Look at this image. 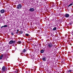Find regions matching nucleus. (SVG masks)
I'll list each match as a JSON object with an SVG mask.
<instances>
[{
  "mask_svg": "<svg viewBox=\"0 0 73 73\" xmlns=\"http://www.w3.org/2000/svg\"><path fill=\"white\" fill-rule=\"evenodd\" d=\"M2 70L3 72H5L6 70V67L4 66H3L2 68Z\"/></svg>",
  "mask_w": 73,
  "mask_h": 73,
  "instance_id": "f03ea898",
  "label": "nucleus"
},
{
  "mask_svg": "<svg viewBox=\"0 0 73 73\" xmlns=\"http://www.w3.org/2000/svg\"><path fill=\"white\" fill-rule=\"evenodd\" d=\"M44 50H40V53H44Z\"/></svg>",
  "mask_w": 73,
  "mask_h": 73,
  "instance_id": "9b49d317",
  "label": "nucleus"
},
{
  "mask_svg": "<svg viewBox=\"0 0 73 73\" xmlns=\"http://www.w3.org/2000/svg\"><path fill=\"white\" fill-rule=\"evenodd\" d=\"M3 57V54H2L0 56V60H1L2 59Z\"/></svg>",
  "mask_w": 73,
  "mask_h": 73,
  "instance_id": "9d476101",
  "label": "nucleus"
},
{
  "mask_svg": "<svg viewBox=\"0 0 73 73\" xmlns=\"http://www.w3.org/2000/svg\"><path fill=\"white\" fill-rule=\"evenodd\" d=\"M57 29V28L56 27H54L53 29L52 30L53 31H56Z\"/></svg>",
  "mask_w": 73,
  "mask_h": 73,
  "instance_id": "f8f14e48",
  "label": "nucleus"
},
{
  "mask_svg": "<svg viewBox=\"0 0 73 73\" xmlns=\"http://www.w3.org/2000/svg\"><path fill=\"white\" fill-rule=\"evenodd\" d=\"M8 27V26L7 25H4V26H3L1 27V29L3 28V27Z\"/></svg>",
  "mask_w": 73,
  "mask_h": 73,
  "instance_id": "1a4fd4ad",
  "label": "nucleus"
},
{
  "mask_svg": "<svg viewBox=\"0 0 73 73\" xmlns=\"http://www.w3.org/2000/svg\"><path fill=\"white\" fill-rule=\"evenodd\" d=\"M29 11H30V12H34V11H35V9L33 8H31L29 9Z\"/></svg>",
  "mask_w": 73,
  "mask_h": 73,
  "instance_id": "20e7f679",
  "label": "nucleus"
},
{
  "mask_svg": "<svg viewBox=\"0 0 73 73\" xmlns=\"http://www.w3.org/2000/svg\"><path fill=\"white\" fill-rule=\"evenodd\" d=\"M72 5H73V4L71 3L68 6V7H70V6H72Z\"/></svg>",
  "mask_w": 73,
  "mask_h": 73,
  "instance_id": "ddd939ff",
  "label": "nucleus"
},
{
  "mask_svg": "<svg viewBox=\"0 0 73 73\" xmlns=\"http://www.w3.org/2000/svg\"><path fill=\"white\" fill-rule=\"evenodd\" d=\"M70 25H71V24H72V23H70Z\"/></svg>",
  "mask_w": 73,
  "mask_h": 73,
  "instance_id": "b1692460",
  "label": "nucleus"
},
{
  "mask_svg": "<svg viewBox=\"0 0 73 73\" xmlns=\"http://www.w3.org/2000/svg\"><path fill=\"white\" fill-rule=\"evenodd\" d=\"M11 35L12 36H13L14 35V34H13V33H12L11 34Z\"/></svg>",
  "mask_w": 73,
  "mask_h": 73,
  "instance_id": "aec40b11",
  "label": "nucleus"
},
{
  "mask_svg": "<svg viewBox=\"0 0 73 73\" xmlns=\"http://www.w3.org/2000/svg\"><path fill=\"white\" fill-rule=\"evenodd\" d=\"M72 70H70L68 71V72H69V73L70 72H72Z\"/></svg>",
  "mask_w": 73,
  "mask_h": 73,
  "instance_id": "2eb2a0df",
  "label": "nucleus"
},
{
  "mask_svg": "<svg viewBox=\"0 0 73 73\" xmlns=\"http://www.w3.org/2000/svg\"><path fill=\"white\" fill-rule=\"evenodd\" d=\"M25 35L26 36H29V34H26Z\"/></svg>",
  "mask_w": 73,
  "mask_h": 73,
  "instance_id": "dca6fc26",
  "label": "nucleus"
},
{
  "mask_svg": "<svg viewBox=\"0 0 73 73\" xmlns=\"http://www.w3.org/2000/svg\"><path fill=\"white\" fill-rule=\"evenodd\" d=\"M18 42L19 44H21V42L20 41H18Z\"/></svg>",
  "mask_w": 73,
  "mask_h": 73,
  "instance_id": "a211bd4d",
  "label": "nucleus"
},
{
  "mask_svg": "<svg viewBox=\"0 0 73 73\" xmlns=\"http://www.w3.org/2000/svg\"><path fill=\"white\" fill-rule=\"evenodd\" d=\"M20 54L21 55H22V56H23L22 54H23V52H21Z\"/></svg>",
  "mask_w": 73,
  "mask_h": 73,
  "instance_id": "6ab92c4d",
  "label": "nucleus"
},
{
  "mask_svg": "<svg viewBox=\"0 0 73 73\" xmlns=\"http://www.w3.org/2000/svg\"><path fill=\"white\" fill-rule=\"evenodd\" d=\"M14 42V41L12 40H11L9 42V44H13Z\"/></svg>",
  "mask_w": 73,
  "mask_h": 73,
  "instance_id": "0eeeda50",
  "label": "nucleus"
},
{
  "mask_svg": "<svg viewBox=\"0 0 73 73\" xmlns=\"http://www.w3.org/2000/svg\"><path fill=\"white\" fill-rule=\"evenodd\" d=\"M15 72H17V71H15Z\"/></svg>",
  "mask_w": 73,
  "mask_h": 73,
  "instance_id": "4be33fe9",
  "label": "nucleus"
},
{
  "mask_svg": "<svg viewBox=\"0 0 73 73\" xmlns=\"http://www.w3.org/2000/svg\"><path fill=\"white\" fill-rule=\"evenodd\" d=\"M17 32H19V30H17Z\"/></svg>",
  "mask_w": 73,
  "mask_h": 73,
  "instance_id": "412c9836",
  "label": "nucleus"
},
{
  "mask_svg": "<svg viewBox=\"0 0 73 73\" xmlns=\"http://www.w3.org/2000/svg\"><path fill=\"white\" fill-rule=\"evenodd\" d=\"M26 52V50L25 49H24L23 50V52L24 53H25Z\"/></svg>",
  "mask_w": 73,
  "mask_h": 73,
  "instance_id": "4468645a",
  "label": "nucleus"
},
{
  "mask_svg": "<svg viewBox=\"0 0 73 73\" xmlns=\"http://www.w3.org/2000/svg\"><path fill=\"white\" fill-rule=\"evenodd\" d=\"M48 46L49 48H51L53 46V44H52L49 43L48 44Z\"/></svg>",
  "mask_w": 73,
  "mask_h": 73,
  "instance_id": "f257e3e1",
  "label": "nucleus"
},
{
  "mask_svg": "<svg viewBox=\"0 0 73 73\" xmlns=\"http://www.w3.org/2000/svg\"><path fill=\"white\" fill-rule=\"evenodd\" d=\"M65 16L66 17H69V15L68 14H66L65 15Z\"/></svg>",
  "mask_w": 73,
  "mask_h": 73,
  "instance_id": "423d86ee",
  "label": "nucleus"
},
{
  "mask_svg": "<svg viewBox=\"0 0 73 73\" xmlns=\"http://www.w3.org/2000/svg\"><path fill=\"white\" fill-rule=\"evenodd\" d=\"M1 13H4V12H5V10L4 9H2L0 11Z\"/></svg>",
  "mask_w": 73,
  "mask_h": 73,
  "instance_id": "39448f33",
  "label": "nucleus"
},
{
  "mask_svg": "<svg viewBox=\"0 0 73 73\" xmlns=\"http://www.w3.org/2000/svg\"><path fill=\"white\" fill-rule=\"evenodd\" d=\"M0 17H1V15L0 14Z\"/></svg>",
  "mask_w": 73,
  "mask_h": 73,
  "instance_id": "5701e85b",
  "label": "nucleus"
},
{
  "mask_svg": "<svg viewBox=\"0 0 73 73\" xmlns=\"http://www.w3.org/2000/svg\"><path fill=\"white\" fill-rule=\"evenodd\" d=\"M20 34H23V32L22 31H21L20 32Z\"/></svg>",
  "mask_w": 73,
  "mask_h": 73,
  "instance_id": "f3484780",
  "label": "nucleus"
},
{
  "mask_svg": "<svg viewBox=\"0 0 73 73\" xmlns=\"http://www.w3.org/2000/svg\"><path fill=\"white\" fill-rule=\"evenodd\" d=\"M22 6L20 4H19L17 6V9H21V8Z\"/></svg>",
  "mask_w": 73,
  "mask_h": 73,
  "instance_id": "7ed1b4c3",
  "label": "nucleus"
},
{
  "mask_svg": "<svg viewBox=\"0 0 73 73\" xmlns=\"http://www.w3.org/2000/svg\"><path fill=\"white\" fill-rule=\"evenodd\" d=\"M42 60L44 61H46V58L45 57H44L42 58Z\"/></svg>",
  "mask_w": 73,
  "mask_h": 73,
  "instance_id": "6e6552de",
  "label": "nucleus"
}]
</instances>
